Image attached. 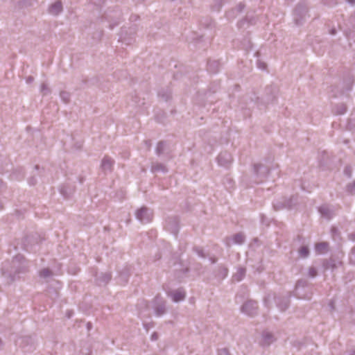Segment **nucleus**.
<instances>
[{
  "instance_id": "nucleus-1",
  "label": "nucleus",
  "mask_w": 355,
  "mask_h": 355,
  "mask_svg": "<svg viewBox=\"0 0 355 355\" xmlns=\"http://www.w3.org/2000/svg\"><path fill=\"white\" fill-rule=\"evenodd\" d=\"M62 8L61 2L57 1L51 6L49 11L51 14L57 15L62 10Z\"/></svg>"
},
{
  "instance_id": "nucleus-2",
  "label": "nucleus",
  "mask_w": 355,
  "mask_h": 355,
  "mask_svg": "<svg viewBox=\"0 0 355 355\" xmlns=\"http://www.w3.org/2000/svg\"><path fill=\"white\" fill-rule=\"evenodd\" d=\"M328 249V245L326 243H320L316 245L315 250L319 254L325 252Z\"/></svg>"
},
{
  "instance_id": "nucleus-3",
  "label": "nucleus",
  "mask_w": 355,
  "mask_h": 355,
  "mask_svg": "<svg viewBox=\"0 0 355 355\" xmlns=\"http://www.w3.org/2000/svg\"><path fill=\"white\" fill-rule=\"evenodd\" d=\"M185 297V293L182 291H177L173 294V300L175 302L182 300Z\"/></svg>"
},
{
  "instance_id": "nucleus-4",
  "label": "nucleus",
  "mask_w": 355,
  "mask_h": 355,
  "mask_svg": "<svg viewBox=\"0 0 355 355\" xmlns=\"http://www.w3.org/2000/svg\"><path fill=\"white\" fill-rule=\"evenodd\" d=\"M148 209L146 208H141L137 212V218L142 222L144 221V216L147 214Z\"/></svg>"
},
{
  "instance_id": "nucleus-5",
  "label": "nucleus",
  "mask_w": 355,
  "mask_h": 355,
  "mask_svg": "<svg viewBox=\"0 0 355 355\" xmlns=\"http://www.w3.org/2000/svg\"><path fill=\"white\" fill-rule=\"evenodd\" d=\"M112 162L110 159L105 157L102 162V166L103 168H110L112 166Z\"/></svg>"
},
{
  "instance_id": "nucleus-6",
  "label": "nucleus",
  "mask_w": 355,
  "mask_h": 355,
  "mask_svg": "<svg viewBox=\"0 0 355 355\" xmlns=\"http://www.w3.org/2000/svg\"><path fill=\"white\" fill-rule=\"evenodd\" d=\"M301 257H306L309 254V250L306 247H302L299 251Z\"/></svg>"
},
{
  "instance_id": "nucleus-7",
  "label": "nucleus",
  "mask_w": 355,
  "mask_h": 355,
  "mask_svg": "<svg viewBox=\"0 0 355 355\" xmlns=\"http://www.w3.org/2000/svg\"><path fill=\"white\" fill-rule=\"evenodd\" d=\"M40 275L44 277H46L51 275V272L49 269L45 268L40 272Z\"/></svg>"
},
{
  "instance_id": "nucleus-8",
  "label": "nucleus",
  "mask_w": 355,
  "mask_h": 355,
  "mask_svg": "<svg viewBox=\"0 0 355 355\" xmlns=\"http://www.w3.org/2000/svg\"><path fill=\"white\" fill-rule=\"evenodd\" d=\"M234 239L236 243H241L243 241V236L242 235H236L234 237Z\"/></svg>"
},
{
  "instance_id": "nucleus-9",
  "label": "nucleus",
  "mask_w": 355,
  "mask_h": 355,
  "mask_svg": "<svg viewBox=\"0 0 355 355\" xmlns=\"http://www.w3.org/2000/svg\"><path fill=\"white\" fill-rule=\"evenodd\" d=\"M348 1L350 2V3H355V0H348Z\"/></svg>"
},
{
  "instance_id": "nucleus-10",
  "label": "nucleus",
  "mask_w": 355,
  "mask_h": 355,
  "mask_svg": "<svg viewBox=\"0 0 355 355\" xmlns=\"http://www.w3.org/2000/svg\"><path fill=\"white\" fill-rule=\"evenodd\" d=\"M248 306V304H245L243 306V309H246Z\"/></svg>"
}]
</instances>
